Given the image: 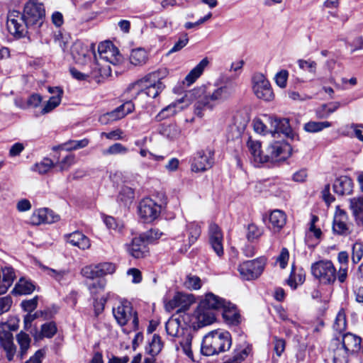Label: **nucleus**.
<instances>
[{"label": "nucleus", "mask_w": 363, "mask_h": 363, "mask_svg": "<svg viewBox=\"0 0 363 363\" xmlns=\"http://www.w3.org/2000/svg\"><path fill=\"white\" fill-rule=\"evenodd\" d=\"M235 91L234 83L218 85L213 90H207L205 86H201L186 92L184 99L194 101V113L202 118L206 111H212L217 105L229 100Z\"/></svg>", "instance_id": "f257e3e1"}, {"label": "nucleus", "mask_w": 363, "mask_h": 363, "mask_svg": "<svg viewBox=\"0 0 363 363\" xmlns=\"http://www.w3.org/2000/svg\"><path fill=\"white\" fill-rule=\"evenodd\" d=\"M45 11L44 6L38 0H28L24 5L23 12L10 11L7 16V28L9 32L17 37L22 38L27 33L28 28L35 29L43 23Z\"/></svg>", "instance_id": "f03ea898"}, {"label": "nucleus", "mask_w": 363, "mask_h": 363, "mask_svg": "<svg viewBox=\"0 0 363 363\" xmlns=\"http://www.w3.org/2000/svg\"><path fill=\"white\" fill-rule=\"evenodd\" d=\"M168 74V71L165 68L159 69L152 72L143 78L131 84L128 91H134L137 95L140 92H144L147 96L156 98L164 89L165 86L162 80Z\"/></svg>", "instance_id": "7ed1b4c3"}, {"label": "nucleus", "mask_w": 363, "mask_h": 363, "mask_svg": "<svg viewBox=\"0 0 363 363\" xmlns=\"http://www.w3.org/2000/svg\"><path fill=\"white\" fill-rule=\"evenodd\" d=\"M167 333L172 337L175 344L176 350L182 351L190 359L193 358L191 351L192 335L189 328H184L180 326V321L177 318H170L165 325Z\"/></svg>", "instance_id": "20e7f679"}, {"label": "nucleus", "mask_w": 363, "mask_h": 363, "mask_svg": "<svg viewBox=\"0 0 363 363\" xmlns=\"http://www.w3.org/2000/svg\"><path fill=\"white\" fill-rule=\"evenodd\" d=\"M232 345L229 332L223 330H213L204 336L201 343V352L206 356L217 354L228 350Z\"/></svg>", "instance_id": "39448f33"}, {"label": "nucleus", "mask_w": 363, "mask_h": 363, "mask_svg": "<svg viewBox=\"0 0 363 363\" xmlns=\"http://www.w3.org/2000/svg\"><path fill=\"white\" fill-rule=\"evenodd\" d=\"M342 347L334 352V363H348L350 356L358 352L362 347V338L352 333L342 335Z\"/></svg>", "instance_id": "423d86ee"}, {"label": "nucleus", "mask_w": 363, "mask_h": 363, "mask_svg": "<svg viewBox=\"0 0 363 363\" xmlns=\"http://www.w3.org/2000/svg\"><path fill=\"white\" fill-rule=\"evenodd\" d=\"M113 316L118 325H128L130 330H136L138 327V318L132 304L127 300L119 301L113 308Z\"/></svg>", "instance_id": "0eeeda50"}, {"label": "nucleus", "mask_w": 363, "mask_h": 363, "mask_svg": "<svg viewBox=\"0 0 363 363\" xmlns=\"http://www.w3.org/2000/svg\"><path fill=\"white\" fill-rule=\"evenodd\" d=\"M311 272L315 280L324 285L333 284L337 279V270L328 259H321L313 263Z\"/></svg>", "instance_id": "6e6552de"}, {"label": "nucleus", "mask_w": 363, "mask_h": 363, "mask_svg": "<svg viewBox=\"0 0 363 363\" xmlns=\"http://www.w3.org/2000/svg\"><path fill=\"white\" fill-rule=\"evenodd\" d=\"M266 264L267 259L264 257H260L240 263L238 267V271L242 279L247 281L255 280L261 276Z\"/></svg>", "instance_id": "1a4fd4ad"}, {"label": "nucleus", "mask_w": 363, "mask_h": 363, "mask_svg": "<svg viewBox=\"0 0 363 363\" xmlns=\"http://www.w3.org/2000/svg\"><path fill=\"white\" fill-rule=\"evenodd\" d=\"M214 164V150L206 147L196 152L191 160V169L194 172H202L211 168Z\"/></svg>", "instance_id": "9d476101"}, {"label": "nucleus", "mask_w": 363, "mask_h": 363, "mask_svg": "<svg viewBox=\"0 0 363 363\" xmlns=\"http://www.w3.org/2000/svg\"><path fill=\"white\" fill-rule=\"evenodd\" d=\"M252 90L255 96L266 101H270L274 98L271 84L265 76L256 73L252 77Z\"/></svg>", "instance_id": "9b49d317"}, {"label": "nucleus", "mask_w": 363, "mask_h": 363, "mask_svg": "<svg viewBox=\"0 0 363 363\" xmlns=\"http://www.w3.org/2000/svg\"><path fill=\"white\" fill-rule=\"evenodd\" d=\"M138 211L143 222L151 223L160 216L161 206L150 198H145L140 201Z\"/></svg>", "instance_id": "f8f14e48"}, {"label": "nucleus", "mask_w": 363, "mask_h": 363, "mask_svg": "<svg viewBox=\"0 0 363 363\" xmlns=\"http://www.w3.org/2000/svg\"><path fill=\"white\" fill-rule=\"evenodd\" d=\"M135 110V105L131 101H128L114 110L101 115L99 121L102 124H108L121 120Z\"/></svg>", "instance_id": "ddd939ff"}, {"label": "nucleus", "mask_w": 363, "mask_h": 363, "mask_svg": "<svg viewBox=\"0 0 363 363\" xmlns=\"http://www.w3.org/2000/svg\"><path fill=\"white\" fill-rule=\"evenodd\" d=\"M115 271L116 267L113 264L103 262L84 267L82 269V274L87 279H94L108 274H112Z\"/></svg>", "instance_id": "4468645a"}, {"label": "nucleus", "mask_w": 363, "mask_h": 363, "mask_svg": "<svg viewBox=\"0 0 363 363\" xmlns=\"http://www.w3.org/2000/svg\"><path fill=\"white\" fill-rule=\"evenodd\" d=\"M291 147L287 143L275 141L267 149V162L284 160L291 155Z\"/></svg>", "instance_id": "2eb2a0df"}, {"label": "nucleus", "mask_w": 363, "mask_h": 363, "mask_svg": "<svg viewBox=\"0 0 363 363\" xmlns=\"http://www.w3.org/2000/svg\"><path fill=\"white\" fill-rule=\"evenodd\" d=\"M98 52L101 60L113 65L121 61V55L116 47L111 41L101 43L98 46Z\"/></svg>", "instance_id": "dca6fc26"}, {"label": "nucleus", "mask_w": 363, "mask_h": 363, "mask_svg": "<svg viewBox=\"0 0 363 363\" xmlns=\"http://www.w3.org/2000/svg\"><path fill=\"white\" fill-rule=\"evenodd\" d=\"M269 120L271 125L270 131L274 137L276 134L279 133H282L286 138L292 140H294L297 137V135L289 125V119L270 116Z\"/></svg>", "instance_id": "f3484780"}, {"label": "nucleus", "mask_w": 363, "mask_h": 363, "mask_svg": "<svg viewBox=\"0 0 363 363\" xmlns=\"http://www.w3.org/2000/svg\"><path fill=\"white\" fill-rule=\"evenodd\" d=\"M184 98L185 95L179 100H177V101L173 102L165 108H162L160 112L155 116V121L159 122L165 118L171 117L182 111L184 106H187L190 104L194 103V101L185 100Z\"/></svg>", "instance_id": "a211bd4d"}, {"label": "nucleus", "mask_w": 363, "mask_h": 363, "mask_svg": "<svg viewBox=\"0 0 363 363\" xmlns=\"http://www.w3.org/2000/svg\"><path fill=\"white\" fill-rule=\"evenodd\" d=\"M60 217L52 210L48 208H40L35 211L30 216V223L38 225L42 223H53L59 220Z\"/></svg>", "instance_id": "6ab92c4d"}, {"label": "nucleus", "mask_w": 363, "mask_h": 363, "mask_svg": "<svg viewBox=\"0 0 363 363\" xmlns=\"http://www.w3.org/2000/svg\"><path fill=\"white\" fill-rule=\"evenodd\" d=\"M223 236L220 228L218 225L211 223L209 225V243L218 257L223 255Z\"/></svg>", "instance_id": "aec40b11"}, {"label": "nucleus", "mask_w": 363, "mask_h": 363, "mask_svg": "<svg viewBox=\"0 0 363 363\" xmlns=\"http://www.w3.org/2000/svg\"><path fill=\"white\" fill-rule=\"evenodd\" d=\"M193 302V296L186 294L183 293H177L174 297L165 303V308L167 311H171L177 308H179L178 310H187Z\"/></svg>", "instance_id": "412c9836"}, {"label": "nucleus", "mask_w": 363, "mask_h": 363, "mask_svg": "<svg viewBox=\"0 0 363 363\" xmlns=\"http://www.w3.org/2000/svg\"><path fill=\"white\" fill-rule=\"evenodd\" d=\"M148 242L145 240L141 234L139 237L134 238L130 245L128 247V251L135 258H142L148 254Z\"/></svg>", "instance_id": "4be33fe9"}, {"label": "nucleus", "mask_w": 363, "mask_h": 363, "mask_svg": "<svg viewBox=\"0 0 363 363\" xmlns=\"http://www.w3.org/2000/svg\"><path fill=\"white\" fill-rule=\"evenodd\" d=\"M319 218L315 215H311V218L308 223V229L306 234V242L311 247L318 245L322 237L320 228L316 225Z\"/></svg>", "instance_id": "5701e85b"}, {"label": "nucleus", "mask_w": 363, "mask_h": 363, "mask_svg": "<svg viewBox=\"0 0 363 363\" xmlns=\"http://www.w3.org/2000/svg\"><path fill=\"white\" fill-rule=\"evenodd\" d=\"M70 52L73 60L77 64L84 65L90 59L88 48L80 41L72 44Z\"/></svg>", "instance_id": "b1692460"}, {"label": "nucleus", "mask_w": 363, "mask_h": 363, "mask_svg": "<svg viewBox=\"0 0 363 363\" xmlns=\"http://www.w3.org/2000/svg\"><path fill=\"white\" fill-rule=\"evenodd\" d=\"M48 91L53 94V96H51L45 104L41 111L42 114H46L51 112L53 109L60 105L62 101L63 91L61 88L58 86L49 87Z\"/></svg>", "instance_id": "393cba45"}, {"label": "nucleus", "mask_w": 363, "mask_h": 363, "mask_svg": "<svg viewBox=\"0 0 363 363\" xmlns=\"http://www.w3.org/2000/svg\"><path fill=\"white\" fill-rule=\"evenodd\" d=\"M226 303L225 299L213 293H208L200 302L199 306L203 309L221 310Z\"/></svg>", "instance_id": "a878e982"}, {"label": "nucleus", "mask_w": 363, "mask_h": 363, "mask_svg": "<svg viewBox=\"0 0 363 363\" xmlns=\"http://www.w3.org/2000/svg\"><path fill=\"white\" fill-rule=\"evenodd\" d=\"M247 146L252 159L256 164L267 162V157L262 153L259 141L254 140L250 138L247 143Z\"/></svg>", "instance_id": "bb28decb"}, {"label": "nucleus", "mask_w": 363, "mask_h": 363, "mask_svg": "<svg viewBox=\"0 0 363 363\" xmlns=\"http://www.w3.org/2000/svg\"><path fill=\"white\" fill-rule=\"evenodd\" d=\"M221 310L223 318L227 324L237 325L240 323V315L234 304L227 301Z\"/></svg>", "instance_id": "cd10ccee"}, {"label": "nucleus", "mask_w": 363, "mask_h": 363, "mask_svg": "<svg viewBox=\"0 0 363 363\" xmlns=\"http://www.w3.org/2000/svg\"><path fill=\"white\" fill-rule=\"evenodd\" d=\"M252 352V346L247 342L236 346L233 355L223 363H242Z\"/></svg>", "instance_id": "c85d7f7f"}, {"label": "nucleus", "mask_w": 363, "mask_h": 363, "mask_svg": "<svg viewBox=\"0 0 363 363\" xmlns=\"http://www.w3.org/2000/svg\"><path fill=\"white\" fill-rule=\"evenodd\" d=\"M363 124L350 123L342 126L340 129V134L349 138H356L363 142Z\"/></svg>", "instance_id": "c756f323"}, {"label": "nucleus", "mask_w": 363, "mask_h": 363, "mask_svg": "<svg viewBox=\"0 0 363 363\" xmlns=\"http://www.w3.org/2000/svg\"><path fill=\"white\" fill-rule=\"evenodd\" d=\"M352 181L347 176L337 178L333 184L334 191L339 195L350 194L352 191Z\"/></svg>", "instance_id": "7c9ffc66"}, {"label": "nucleus", "mask_w": 363, "mask_h": 363, "mask_svg": "<svg viewBox=\"0 0 363 363\" xmlns=\"http://www.w3.org/2000/svg\"><path fill=\"white\" fill-rule=\"evenodd\" d=\"M67 241L73 246L78 247L83 250L89 249L91 246L89 239L79 231H75L69 234L67 236Z\"/></svg>", "instance_id": "2f4dec72"}, {"label": "nucleus", "mask_w": 363, "mask_h": 363, "mask_svg": "<svg viewBox=\"0 0 363 363\" xmlns=\"http://www.w3.org/2000/svg\"><path fill=\"white\" fill-rule=\"evenodd\" d=\"M0 344L6 352V358L12 361L16 353V347L13 342V335L10 333L0 334Z\"/></svg>", "instance_id": "473e14b6"}, {"label": "nucleus", "mask_w": 363, "mask_h": 363, "mask_svg": "<svg viewBox=\"0 0 363 363\" xmlns=\"http://www.w3.org/2000/svg\"><path fill=\"white\" fill-rule=\"evenodd\" d=\"M40 267L46 272L48 275L54 279L60 284H66L69 281V271L65 269L56 270L44 265H40Z\"/></svg>", "instance_id": "72a5a7b5"}, {"label": "nucleus", "mask_w": 363, "mask_h": 363, "mask_svg": "<svg viewBox=\"0 0 363 363\" xmlns=\"http://www.w3.org/2000/svg\"><path fill=\"white\" fill-rule=\"evenodd\" d=\"M208 65V59L203 58L190 72L186 76L185 81L187 85L193 84L203 73L204 69Z\"/></svg>", "instance_id": "f704fd0d"}, {"label": "nucleus", "mask_w": 363, "mask_h": 363, "mask_svg": "<svg viewBox=\"0 0 363 363\" xmlns=\"http://www.w3.org/2000/svg\"><path fill=\"white\" fill-rule=\"evenodd\" d=\"M16 340L20 346V351L17 357L20 359V360H22L25 357L28 349L30 348L31 340L29 335L24 332H21L19 334H18L16 335Z\"/></svg>", "instance_id": "c9c22d12"}, {"label": "nucleus", "mask_w": 363, "mask_h": 363, "mask_svg": "<svg viewBox=\"0 0 363 363\" xmlns=\"http://www.w3.org/2000/svg\"><path fill=\"white\" fill-rule=\"evenodd\" d=\"M186 231L188 235V247L191 246L201 235V226L195 222L189 223L186 225Z\"/></svg>", "instance_id": "e433bc0d"}, {"label": "nucleus", "mask_w": 363, "mask_h": 363, "mask_svg": "<svg viewBox=\"0 0 363 363\" xmlns=\"http://www.w3.org/2000/svg\"><path fill=\"white\" fill-rule=\"evenodd\" d=\"M286 215L280 210H274L269 215V223L274 228L280 230L286 223Z\"/></svg>", "instance_id": "4c0bfd02"}, {"label": "nucleus", "mask_w": 363, "mask_h": 363, "mask_svg": "<svg viewBox=\"0 0 363 363\" xmlns=\"http://www.w3.org/2000/svg\"><path fill=\"white\" fill-rule=\"evenodd\" d=\"M163 347V342L159 335L154 334L152 340L149 342V346L146 348L147 353L154 357L157 355Z\"/></svg>", "instance_id": "58836bf2"}, {"label": "nucleus", "mask_w": 363, "mask_h": 363, "mask_svg": "<svg viewBox=\"0 0 363 363\" xmlns=\"http://www.w3.org/2000/svg\"><path fill=\"white\" fill-rule=\"evenodd\" d=\"M147 52L142 48L133 50L130 55V62L134 65H143L147 62Z\"/></svg>", "instance_id": "ea45409f"}, {"label": "nucleus", "mask_w": 363, "mask_h": 363, "mask_svg": "<svg viewBox=\"0 0 363 363\" xmlns=\"http://www.w3.org/2000/svg\"><path fill=\"white\" fill-rule=\"evenodd\" d=\"M340 106V102H333L329 104H323L316 111L317 117L319 118H325L331 113L337 111Z\"/></svg>", "instance_id": "a19ab883"}, {"label": "nucleus", "mask_w": 363, "mask_h": 363, "mask_svg": "<svg viewBox=\"0 0 363 363\" xmlns=\"http://www.w3.org/2000/svg\"><path fill=\"white\" fill-rule=\"evenodd\" d=\"M2 290L4 294L8 291L9 288L12 285L16 277L14 269L11 267H5L3 270Z\"/></svg>", "instance_id": "79ce46f5"}, {"label": "nucleus", "mask_w": 363, "mask_h": 363, "mask_svg": "<svg viewBox=\"0 0 363 363\" xmlns=\"http://www.w3.org/2000/svg\"><path fill=\"white\" fill-rule=\"evenodd\" d=\"M134 191L129 186H123L119 192L118 201L124 206H127L132 203L134 199Z\"/></svg>", "instance_id": "37998d69"}, {"label": "nucleus", "mask_w": 363, "mask_h": 363, "mask_svg": "<svg viewBox=\"0 0 363 363\" xmlns=\"http://www.w3.org/2000/svg\"><path fill=\"white\" fill-rule=\"evenodd\" d=\"M35 289L33 284L25 279H21L16 284L14 290L19 294H30Z\"/></svg>", "instance_id": "c03bdc74"}, {"label": "nucleus", "mask_w": 363, "mask_h": 363, "mask_svg": "<svg viewBox=\"0 0 363 363\" xmlns=\"http://www.w3.org/2000/svg\"><path fill=\"white\" fill-rule=\"evenodd\" d=\"M332 125L328 121H309L304 125V130L308 133H317Z\"/></svg>", "instance_id": "a18cd8bd"}, {"label": "nucleus", "mask_w": 363, "mask_h": 363, "mask_svg": "<svg viewBox=\"0 0 363 363\" xmlns=\"http://www.w3.org/2000/svg\"><path fill=\"white\" fill-rule=\"evenodd\" d=\"M57 331V325L54 322L45 323L41 325L39 338H52Z\"/></svg>", "instance_id": "49530a36"}, {"label": "nucleus", "mask_w": 363, "mask_h": 363, "mask_svg": "<svg viewBox=\"0 0 363 363\" xmlns=\"http://www.w3.org/2000/svg\"><path fill=\"white\" fill-rule=\"evenodd\" d=\"M128 152V149L121 143H116L109 146L108 148L103 150V155H125Z\"/></svg>", "instance_id": "de8ad7c7"}, {"label": "nucleus", "mask_w": 363, "mask_h": 363, "mask_svg": "<svg viewBox=\"0 0 363 363\" xmlns=\"http://www.w3.org/2000/svg\"><path fill=\"white\" fill-rule=\"evenodd\" d=\"M184 286L185 288L191 291L198 290L201 289L202 281L198 276L189 274L186 277L185 281H184Z\"/></svg>", "instance_id": "09e8293b"}, {"label": "nucleus", "mask_w": 363, "mask_h": 363, "mask_svg": "<svg viewBox=\"0 0 363 363\" xmlns=\"http://www.w3.org/2000/svg\"><path fill=\"white\" fill-rule=\"evenodd\" d=\"M347 328V320H346V314L345 311L343 308H341L337 314L333 328L338 331L339 333H342Z\"/></svg>", "instance_id": "8fccbe9b"}, {"label": "nucleus", "mask_w": 363, "mask_h": 363, "mask_svg": "<svg viewBox=\"0 0 363 363\" xmlns=\"http://www.w3.org/2000/svg\"><path fill=\"white\" fill-rule=\"evenodd\" d=\"M263 233V230L259 228L255 223H250L247 225L246 237L247 240L252 242L258 239Z\"/></svg>", "instance_id": "3c124183"}, {"label": "nucleus", "mask_w": 363, "mask_h": 363, "mask_svg": "<svg viewBox=\"0 0 363 363\" xmlns=\"http://www.w3.org/2000/svg\"><path fill=\"white\" fill-rule=\"evenodd\" d=\"M346 220H347L334 218L333 225V232L341 235H347L349 233V228L346 223Z\"/></svg>", "instance_id": "603ef678"}, {"label": "nucleus", "mask_w": 363, "mask_h": 363, "mask_svg": "<svg viewBox=\"0 0 363 363\" xmlns=\"http://www.w3.org/2000/svg\"><path fill=\"white\" fill-rule=\"evenodd\" d=\"M52 167L54 164L50 159L45 158L39 163H36L32 169L39 174L47 173Z\"/></svg>", "instance_id": "864d4df0"}, {"label": "nucleus", "mask_w": 363, "mask_h": 363, "mask_svg": "<svg viewBox=\"0 0 363 363\" xmlns=\"http://www.w3.org/2000/svg\"><path fill=\"white\" fill-rule=\"evenodd\" d=\"M94 69H98L99 74L93 73V78L98 82L100 81L99 77L105 78L111 75V70L108 65H102L99 63H94Z\"/></svg>", "instance_id": "5fc2aeb1"}, {"label": "nucleus", "mask_w": 363, "mask_h": 363, "mask_svg": "<svg viewBox=\"0 0 363 363\" xmlns=\"http://www.w3.org/2000/svg\"><path fill=\"white\" fill-rule=\"evenodd\" d=\"M89 143V140L84 138L80 140H70L64 144L65 150L68 151L75 150L86 147Z\"/></svg>", "instance_id": "6e6d98bb"}, {"label": "nucleus", "mask_w": 363, "mask_h": 363, "mask_svg": "<svg viewBox=\"0 0 363 363\" xmlns=\"http://www.w3.org/2000/svg\"><path fill=\"white\" fill-rule=\"evenodd\" d=\"M350 207L354 216L363 213V196L351 199L350 200Z\"/></svg>", "instance_id": "4d7b16f0"}, {"label": "nucleus", "mask_w": 363, "mask_h": 363, "mask_svg": "<svg viewBox=\"0 0 363 363\" xmlns=\"http://www.w3.org/2000/svg\"><path fill=\"white\" fill-rule=\"evenodd\" d=\"M363 257V244L355 242L352 246V259L354 263H358Z\"/></svg>", "instance_id": "13d9d810"}, {"label": "nucleus", "mask_w": 363, "mask_h": 363, "mask_svg": "<svg viewBox=\"0 0 363 363\" xmlns=\"http://www.w3.org/2000/svg\"><path fill=\"white\" fill-rule=\"evenodd\" d=\"M300 69L308 70L309 72L315 74L317 68V63L315 61L308 60H298L297 61Z\"/></svg>", "instance_id": "bf43d9fd"}, {"label": "nucleus", "mask_w": 363, "mask_h": 363, "mask_svg": "<svg viewBox=\"0 0 363 363\" xmlns=\"http://www.w3.org/2000/svg\"><path fill=\"white\" fill-rule=\"evenodd\" d=\"M75 163V157L74 155H67L63 158L56 167L59 168L60 171L67 170L72 165Z\"/></svg>", "instance_id": "052dcab7"}, {"label": "nucleus", "mask_w": 363, "mask_h": 363, "mask_svg": "<svg viewBox=\"0 0 363 363\" xmlns=\"http://www.w3.org/2000/svg\"><path fill=\"white\" fill-rule=\"evenodd\" d=\"M289 77V72L286 69H282L277 72L275 75V82L281 88L286 86L287 79Z\"/></svg>", "instance_id": "680f3d73"}, {"label": "nucleus", "mask_w": 363, "mask_h": 363, "mask_svg": "<svg viewBox=\"0 0 363 363\" xmlns=\"http://www.w3.org/2000/svg\"><path fill=\"white\" fill-rule=\"evenodd\" d=\"M106 284L104 279H99L89 284L88 288L91 294H96L104 290Z\"/></svg>", "instance_id": "e2e57ef3"}, {"label": "nucleus", "mask_w": 363, "mask_h": 363, "mask_svg": "<svg viewBox=\"0 0 363 363\" xmlns=\"http://www.w3.org/2000/svg\"><path fill=\"white\" fill-rule=\"evenodd\" d=\"M274 350L278 357H280L285 350L286 342L284 339L277 336L273 337Z\"/></svg>", "instance_id": "0e129e2a"}, {"label": "nucleus", "mask_w": 363, "mask_h": 363, "mask_svg": "<svg viewBox=\"0 0 363 363\" xmlns=\"http://www.w3.org/2000/svg\"><path fill=\"white\" fill-rule=\"evenodd\" d=\"M289 259V252L286 247H283L279 255L277 258V262L279 263L281 269H285L288 264Z\"/></svg>", "instance_id": "69168bd1"}, {"label": "nucleus", "mask_w": 363, "mask_h": 363, "mask_svg": "<svg viewBox=\"0 0 363 363\" xmlns=\"http://www.w3.org/2000/svg\"><path fill=\"white\" fill-rule=\"evenodd\" d=\"M142 235L144 236L145 240L149 243L160 239L162 233L158 229H150Z\"/></svg>", "instance_id": "338daca9"}, {"label": "nucleus", "mask_w": 363, "mask_h": 363, "mask_svg": "<svg viewBox=\"0 0 363 363\" xmlns=\"http://www.w3.org/2000/svg\"><path fill=\"white\" fill-rule=\"evenodd\" d=\"M13 303L12 298L9 296L0 298V315L8 312Z\"/></svg>", "instance_id": "774afa93"}]
</instances>
